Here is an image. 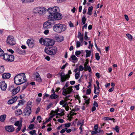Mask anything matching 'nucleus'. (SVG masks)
Instances as JSON below:
<instances>
[{
  "mask_svg": "<svg viewBox=\"0 0 135 135\" xmlns=\"http://www.w3.org/2000/svg\"><path fill=\"white\" fill-rule=\"evenodd\" d=\"M46 10L49 14L47 18L50 21L59 20L62 18V15L59 12V8L56 6L49 7L47 9L43 7H37L33 9V12L35 14H38L41 15L44 13Z\"/></svg>",
  "mask_w": 135,
  "mask_h": 135,
  "instance_id": "1",
  "label": "nucleus"
},
{
  "mask_svg": "<svg viewBox=\"0 0 135 135\" xmlns=\"http://www.w3.org/2000/svg\"><path fill=\"white\" fill-rule=\"evenodd\" d=\"M27 81L26 77L24 73L19 74L16 76L14 78L15 83L17 85H20Z\"/></svg>",
  "mask_w": 135,
  "mask_h": 135,
  "instance_id": "2",
  "label": "nucleus"
},
{
  "mask_svg": "<svg viewBox=\"0 0 135 135\" xmlns=\"http://www.w3.org/2000/svg\"><path fill=\"white\" fill-rule=\"evenodd\" d=\"M39 42L41 44L47 46L53 45L55 43V41L52 39L49 38L43 39L41 38L39 40Z\"/></svg>",
  "mask_w": 135,
  "mask_h": 135,
  "instance_id": "3",
  "label": "nucleus"
},
{
  "mask_svg": "<svg viewBox=\"0 0 135 135\" xmlns=\"http://www.w3.org/2000/svg\"><path fill=\"white\" fill-rule=\"evenodd\" d=\"M53 30L57 33H60L66 29L65 25L58 23L55 25L53 27Z\"/></svg>",
  "mask_w": 135,
  "mask_h": 135,
  "instance_id": "4",
  "label": "nucleus"
},
{
  "mask_svg": "<svg viewBox=\"0 0 135 135\" xmlns=\"http://www.w3.org/2000/svg\"><path fill=\"white\" fill-rule=\"evenodd\" d=\"M57 49L56 47H52L45 49V51L46 53L50 55H52L56 54Z\"/></svg>",
  "mask_w": 135,
  "mask_h": 135,
  "instance_id": "5",
  "label": "nucleus"
},
{
  "mask_svg": "<svg viewBox=\"0 0 135 135\" xmlns=\"http://www.w3.org/2000/svg\"><path fill=\"white\" fill-rule=\"evenodd\" d=\"M59 75L60 77V81L62 82H64L68 80L69 79L70 75H65L63 72L59 73L57 75Z\"/></svg>",
  "mask_w": 135,
  "mask_h": 135,
  "instance_id": "6",
  "label": "nucleus"
},
{
  "mask_svg": "<svg viewBox=\"0 0 135 135\" xmlns=\"http://www.w3.org/2000/svg\"><path fill=\"white\" fill-rule=\"evenodd\" d=\"M3 58L7 61L11 62L13 61L14 56L12 55H9L7 53H5L3 56Z\"/></svg>",
  "mask_w": 135,
  "mask_h": 135,
  "instance_id": "7",
  "label": "nucleus"
},
{
  "mask_svg": "<svg viewBox=\"0 0 135 135\" xmlns=\"http://www.w3.org/2000/svg\"><path fill=\"white\" fill-rule=\"evenodd\" d=\"M6 42L8 44L11 46L15 45L16 43L14 37L11 36L8 37Z\"/></svg>",
  "mask_w": 135,
  "mask_h": 135,
  "instance_id": "8",
  "label": "nucleus"
},
{
  "mask_svg": "<svg viewBox=\"0 0 135 135\" xmlns=\"http://www.w3.org/2000/svg\"><path fill=\"white\" fill-rule=\"evenodd\" d=\"M72 88V86H70L65 89V87L64 86L63 88V90L62 92V94L66 96L67 94H70L73 90Z\"/></svg>",
  "mask_w": 135,
  "mask_h": 135,
  "instance_id": "9",
  "label": "nucleus"
},
{
  "mask_svg": "<svg viewBox=\"0 0 135 135\" xmlns=\"http://www.w3.org/2000/svg\"><path fill=\"white\" fill-rule=\"evenodd\" d=\"M0 88L2 91H5L7 88V84L4 81L0 82Z\"/></svg>",
  "mask_w": 135,
  "mask_h": 135,
  "instance_id": "10",
  "label": "nucleus"
},
{
  "mask_svg": "<svg viewBox=\"0 0 135 135\" xmlns=\"http://www.w3.org/2000/svg\"><path fill=\"white\" fill-rule=\"evenodd\" d=\"M27 44L28 46L30 48H33L35 45V41L32 39H28L27 41Z\"/></svg>",
  "mask_w": 135,
  "mask_h": 135,
  "instance_id": "11",
  "label": "nucleus"
},
{
  "mask_svg": "<svg viewBox=\"0 0 135 135\" xmlns=\"http://www.w3.org/2000/svg\"><path fill=\"white\" fill-rule=\"evenodd\" d=\"M5 129L9 132H13L15 130V128L12 125L6 126L5 127Z\"/></svg>",
  "mask_w": 135,
  "mask_h": 135,
  "instance_id": "12",
  "label": "nucleus"
},
{
  "mask_svg": "<svg viewBox=\"0 0 135 135\" xmlns=\"http://www.w3.org/2000/svg\"><path fill=\"white\" fill-rule=\"evenodd\" d=\"M34 75L35 76V79L36 81L39 82H42L41 79V78L40 75L38 73L36 72L34 73Z\"/></svg>",
  "mask_w": 135,
  "mask_h": 135,
  "instance_id": "13",
  "label": "nucleus"
},
{
  "mask_svg": "<svg viewBox=\"0 0 135 135\" xmlns=\"http://www.w3.org/2000/svg\"><path fill=\"white\" fill-rule=\"evenodd\" d=\"M31 112V107H27L26 109H25V115L29 116L30 115Z\"/></svg>",
  "mask_w": 135,
  "mask_h": 135,
  "instance_id": "14",
  "label": "nucleus"
},
{
  "mask_svg": "<svg viewBox=\"0 0 135 135\" xmlns=\"http://www.w3.org/2000/svg\"><path fill=\"white\" fill-rule=\"evenodd\" d=\"M49 21H47L44 23L43 25V27L44 29H46L50 28V27L51 23Z\"/></svg>",
  "mask_w": 135,
  "mask_h": 135,
  "instance_id": "15",
  "label": "nucleus"
},
{
  "mask_svg": "<svg viewBox=\"0 0 135 135\" xmlns=\"http://www.w3.org/2000/svg\"><path fill=\"white\" fill-rule=\"evenodd\" d=\"M68 102L66 100L64 99V100H61L59 103L60 105L62 106L63 107H65L66 106H68Z\"/></svg>",
  "mask_w": 135,
  "mask_h": 135,
  "instance_id": "16",
  "label": "nucleus"
},
{
  "mask_svg": "<svg viewBox=\"0 0 135 135\" xmlns=\"http://www.w3.org/2000/svg\"><path fill=\"white\" fill-rule=\"evenodd\" d=\"M18 97L16 96L12 99L9 100L8 102V103L9 104H11L15 102L17 100Z\"/></svg>",
  "mask_w": 135,
  "mask_h": 135,
  "instance_id": "17",
  "label": "nucleus"
},
{
  "mask_svg": "<svg viewBox=\"0 0 135 135\" xmlns=\"http://www.w3.org/2000/svg\"><path fill=\"white\" fill-rule=\"evenodd\" d=\"M2 78L4 79H8L10 78L11 74L9 73H4L2 75Z\"/></svg>",
  "mask_w": 135,
  "mask_h": 135,
  "instance_id": "18",
  "label": "nucleus"
},
{
  "mask_svg": "<svg viewBox=\"0 0 135 135\" xmlns=\"http://www.w3.org/2000/svg\"><path fill=\"white\" fill-rule=\"evenodd\" d=\"M78 37L79 38L80 41L81 42H82L83 41V35L81 34L80 32H79Z\"/></svg>",
  "mask_w": 135,
  "mask_h": 135,
  "instance_id": "19",
  "label": "nucleus"
},
{
  "mask_svg": "<svg viewBox=\"0 0 135 135\" xmlns=\"http://www.w3.org/2000/svg\"><path fill=\"white\" fill-rule=\"evenodd\" d=\"M20 89V86H18L15 89H14V90L12 92V94L13 95H14L16 94L19 91Z\"/></svg>",
  "mask_w": 135,
  "mask_h": 135,
  "instance_id": "20",
  "label": "nucleus"
},
{
  "mask_svg": "<svg viewBox=\"0 0 135 135\" xmlns=\"http://www.w3.org/2000/svg\"><path fill=\"white\" fill-rule=\"evenodd\" d=\"M22 120H18L15 122L14 123V125L16 126H22Z\"/></svg>",
  "mask_w": 135,
  "mask_h": 135,
  "instance_id": "21",
  "label": "nucleus"
},
{
  "mask_svg": "<svg viewBox=\"0 0 135 135\" xmlns=\"http://www.w3.org/2000/svg\"><path fill=\"white\" fill-rule=\"evenodd\" d=\"M83 97L84 98L85 100V103L87 104H88L89 103L90 98H88V97L85 96L83 95Z\"/></svg>",
  "mask_w": 135,
  "mask_h": 135,
  "instance_id": "22",
  "label": "nucleus"
},
{
  "mask_svg": "<svg viewBox=\"0 0 135 135\" xmlns=\"http://www.w3.org/2000/svg\"><path fill=\"white\" fill-rule=\"evenodd\" d=\"M93 10V7L92 6L88 8V12L87 14L89 15H91L92 14V12Z\"/></svg>",
  "mask_w": 135,
  "mask_h": 135,
  "instance_id": "23",
  "label": "nucleus"
},
{
  "mask_svg": "<svg viewBox=\"0 0 135 135\" xmlns=\"http://www.w3.org/2000/svg\"><path fill=\"white\" fill-rule=\"evenodd\" d=\"M6 117V115L4 114L1 115L0 117V121L2 122H3Z\"/></svg>",
  "mask_w": 135,
  "mask_h": 135,
  "instance_id": "24",
  "label": "nucleus"
},
{
  "mask_svg": "<svg viewBox=\"0 0 135 135\" xmlns=\"http://www.w3.org/2000/svg\"><path fill=\"white\" fill-rule=\"evenodd\" d=\"M99 88H97V89L96 87L94 85V93L95 94H98L99 93Z\"/></svg>",
  "mask_w": 135,
  "mask_h": 135,
  "instance_id": "25",
  "label": "nucleus"
},
{
  "mask_svg": "<svg viewBox=\"0 0 135 135\" xmlns=\"http://www.w3.org/2000/svg\"><path fill=\"white\" fill-rule=\"evenodd\" d=\"M126 35L127 36V38L129 41H131L132 40L133 37L132 35L129 34L127 33Z\"/></svg>",
  "mask_w": 135,
  "mask_h": 135,
  "instance_id": "26",
  "label": "nucleus"
},
{
  "mask_svg": "<svg viewBox=\"0 0 135 135\" xmlns=\"http://www.w3.org/2000/svg\"><path fill=\"white\" fill-rule=\"evenodd\" d=\"M22 112L21 109H18L15 111V114L17 115H18L21 114Z\"/></svg>",
  "mask_w": 135,
  "mask_h": 135,
  "instance_id": "27",
  "label": "nucleus"
},
{
  "mask_svg": "<svg viewBox=\"0 0 135 135\" xmlns=\"http://www.w3.org/2000/svg\"><path fill=\"white\" fill-rule=\"evenodd\" d=\"M58 96L55 94H52L50 96V98L52 99H55Z\"/></svg>",
  "mask_w": 135,
  "mask_h": 135,
  "instance_id": "28",
  "label": "nucleus"
},
{
  "mask_svg": "<svg viewBox=\"0 0 135 135\" xmlns=\"http://www.w3.org/2000/svg\"><path fill=\"white\" fill-rule=\"evenodd\" d=\"M60 111V112H61L59 113H58L56 115L62 116L64 114V110L63 109H61Z\"/></svg>",
  "mask_w": 135,
  "mask_h": 135,
  "instance_id": "29",
  "label": "nucleus"
},
{
  "mask_svg": "<svg viewBox=\"0 0 135 135\" xmlns=\"http://www.w3.org/2000/svg\"><path fill=\"white\" fill-rule=\"evenodd\" d=\"M86 53V57H87L89 56H90L91 54V51H89L88 50H85Z\"/></svg>",
  "mask_w": 135,
  "mask_h": 135,
  "instance_id": "30",
  "label": "nucleus"
},
{
  "mask_svg": "<svg viewBox=\"0 0 135 135\" xmlns=\"http://www.w3.org/2000/svg\"><path fill=\"white\" fill-rule=\"evenodd\" d=\"M80 71H78V72L76 73L75 75V78L76 79H78L79 76L80 75Z\"/></svg>",
  "mask_w": 135,
  "mask_h": 135,
  "instance_id": "31",
  "label": "nucleus"
},
{
  "mask_svg": "<svg viewBox=\"0 0 135 135\" xmlns=\"http://www.w3.org/2000/svg\"><path fill=\"white\" fill-rule=\"evenodd\" d=\"M84 67L85 69L87 70L89 72H90L91 71V67L89 65H86V66H84Z\"/></svg>",
  "mask_w": 135,
  "mask_h": 135,
  "instance_id": "32",
  "label": "nucleus"
},
{
  "mask_svg": "<svg viewBox=\"0 0 135 135\" xmlns=\"http://www.w3.org/2000/svg\"><path fill=\"white\" fill-rule=\"evenodd\" d=\"M14 89V86L12 85L9 86L8 88V90L10 91H13Z\"/></svg>",
  "mask_w": 135,
  "mask_h": 135,
  "instance_id": "33",
  "label": "nucleus"
},
{
  "mask_svg": "<svg viewBox=\"0 0 135 135\" xmlns=\"http://www.w3.org/2000/svg\"><path fill=\"white\" fill-rule=\"evenodd\" d=\"M4 70V68L2 66H0V74L2 73Z\"/></svg>",
  "mask_w": 135,
  "mask_h": 135,
  "instance_id": "34",
  "label": "nucleus"
},
{
  "mask_svg": "<svg viewBox=\"0 0 135 135\" xmlns=\"http://www.w3.org/2000/svg\"><path fill=\"white\" fill-rule=\"evenodd\" d=\"M86 20V19L84 16H83L82 19V21L83 24H85V21Z\"/></svg>",
  "mask_w": 135,
  "mask_h": 135,
  "instance_id": "35",
  "label": "nucleus"
},
{
  "mask_svg": "<svg viewBox=\"0 0 135 135\" xmlns=\"http://www.w3.org/2000/svg\"><path fill=\"white\" fill-rule=\"evenodd\" d=\"M71 58L72 60H77V58L74 55H72L71 56Z\"/></svg>",
  "mask_w": 135,
  "mask_h": 135,
  "instance_id": "36",
  "label": "nucleus"
},
{
  "mask_svg": "<svg viewBox=\"0 0 135 135\" xmlns=\"http://www.w3.org/2000/svg\"><path fill=\"white\" fill-rule=\"evenodd\" d=\"M95 58L97 60H99L100 59V56L98 53H97L95 54Z\"/></svg>",
  "mask_w": 135,
  "mask_h": 135,
  "instance_id": "37",
  "label": "nucleus"
},
{
  "mask_svg": "<svg viewBox=\"0 0 135 135\" xmlns=\"http://www.w3.org/2000/svg\"><path fill=\"white\" fill-rule=\"evenodd\" d=\"M4 54H4V51L1 49L0 50V56H3V57Z\"/></svg>",
  "mask_w": 135,
  "mask_h": 135,
  "instance_id": "38",
  "label": "nucleus"
},
{
  "mask_svg": "<svg viewBox=\"0 0 135 135\" xmlns=\"http://www.w3.org/2000/svg\"><path fill=\"white\" fill-rule=\"evenodd\" d=\"M114 129L118 133L119 132V128L118 126H115V128H114Z\"/></svg>",
  "mask_w": 135,
  "mask_h": 135,
  "instance_id": "39",
  "label": "nucleus"
},
{
  "mask_svg": "<svg viewBox=\"0 0 135 135\" xmlns=\"http://www.w3.org/2000/svg\"><path fill=\"white\" fill-rule=\"evenodd\" d=\"M81 53L80 51H76L75 52V54L77 57H78V55H80Z\"/></svg>",
  "mask_w": 135,
  "mask_h": 135,
  "instance_id": "40",
  "label": "nucleus"
},
{
  "mask_svg": "<svg viewBox=\"0 0 135 135\" xmlns=\"http://www.w3.org/2000/svg\"><path fill=\"white\" fill-rule=\"evenodd\" d=\"M84 68L83 66L82 65H80L79 66V71H82L84 70Z\"/></svg>",
  "mask_w": 135,
  "mask_h": 135,
  "instance_id": "41",
  "label": "nucleus"
},
{
  "mask_svg": "<svg viewBox=\"0 0 135 135\" xmlns=\"http://www.w3.org/2000/svg\"><path fill=\"white\" fill-rule=\"evenodd\" d=\"M36 132V131L35 130H32L29 132L30 133L31 135H33Z\"/></svg>",
  "mask_w": 135,
  "mask_h": 135,
  "instance_id": "42",
  "label": "nucleus"
},
{
  "mask_svg": "<svg viewBox=\"0 0 135 135\" xmlns=\"http://www.w3.org/2000/svg\"><path fill=\"white\" fill-rule=\"evenodd\" d=\"M52 105V103H50L49 105H48L46 109L48 110L50 108Z\"/></svg>",
  "mask_w": 135,
  "mask_h": 135,
  "instance_id": "43",
  "label": "nucleus"
},
{
  "mask_svg": "<svg viewBox=\"0 0 135 135\" xmlns=\"http://www.w3.org/2000/svg\"><path fill=\"white\" fill-rule=\"evenodd\" d=\"M76 47H79L80 46L81 44L79 41H77L76 42Z\"/></svg>",
  "mask_w": 135,
  "mask_h": 135,
  "instance_id": "44",
  "label": "nucleus"
},
{
  "mask_svg": "<svg viewBox=\"0 0 135 135\" xmlns=\"http://www.w3.org/2000/svg\"><path fill=\"white\" fill-rule=\"evenodd\" d=\"M37 119L38 120L39 122L40 123L41 122V116H38L37 118Z\"/></svg>",
  "mask_w": 135,
  "mask_h": 135,
  "instance_id": "45",
  "label": "nucleus"
},
{
  "mask_svg": "<svg viewBox=\"0 0 135 135\" xmlns=\"http://www.w3.org/2000/svg\"><path fill=\"white\" fill-rule=\"evenodd\" d=\"M34 126V125L33 124H31L28 127V128L29 129H33V127Z\"/></svg>",
  "mask_w": 135,
  "mask_h": 135,
  "instance_id": "46",
  "label": "nucleus"
},
{
  "mask_svg": "<svg viewBox=\"0 0 135 135\" xmlns=\"http://www.w3.org/2000/svg\"><path fill=\"white\" fill-rule=\"evenodd\" d=\"M31 105V102L30 101H28L27 103V107H30Z\"/></svg>",
  "mask_w": 135,
  "mask_h": 135,
  "instance_id": "47",
  "label": "nucleus"
},
{
  "mask_svg": "<svg viewBox=\"0 0 135 135\" xmlns=\"http://www.w3.org/2000/svg\"><path fill=\"white\" fill-rule=\"evenodd\" d=\"M22 126H18L17 128L16 129V132L17 133L21 129Z\"/></svg>",
  "mask_w": 135,
  "mask_h": 135,
  "instance_id": "48",
  "label": "nucleus"
},
{
  "mask_svg": "<svg viewBox=\"0 0 135 135\" xmlns=\"http://www.w3.org/2000/svg\"><path fill=\"white\" fill-rule=\"evenodd\" d=\"M91 90L90 89H88L86 90V94L88 95L90 94L91 93Z\"/></svg>",
  "mask_w": 135,
  "mask_h": 135,
  "instance_id": "49",
  "label": "nucleus"
},
{
  "mask_svg": "<svg viewBox=\"0 0 135 135\" xmlns=\"http://www.w3.org/2000/svg\"><path fill=\"white\" fill-rule=\"evenodd\" d=\"M87 32H85L84 36V39L85 40H87L88 38V37L87 36Z\"/></svg>",
  "mask_w": 135,
  "mask_h": 135,
  "instance_id": "50",
  "label": "nucleus"
},
{
  "mask_svg": "<svg viewBox=\"0 0 135 135\" xmlns=\"http://www.w3.org/2000/svg\"><path fill=\"white\" fill-rule=\"evenodd\" d=\"M103 119L104 120H111V118L108 117H105Z\"/></svg>",
  "mask_w": 135,
  "mask_h": 135,
  "instance_id": "51",
  "label": "nucleus"
},
{
  "mask_svg": "<svg viewBox=\"0 0 135 135\" xmlns=\"http://www.w3.org/2000/svg\"><path fill=\"white\" fill-rule=\"evenodd\" d=\"M23 100L20 101L18 105L19 106L20 105H23Z\"/></svg>",
  "mask_w": 135,
  "mask_h": 135,
  "instance_id": "52",
  "label": "nucleus"
},
{
  "mask_svg": "<svg viewBox=\"0 0 135 135\" xmlns=\"http://www.w3.org/2000/svg\"><path fill=\"white\" fill-rule=\"evenodd\" d=\"M89 60L88 59H87L86 60V62L84 64V66H86L88 64Z\"/></svg>",
  "mask_w": 135,
  "mask_h": 135,
  "instance_id": "53",
  "label": "nucleus"
},
{
  "mask_svg": "<svg viewBox=\"0 0 135 135\" xmlns=\"http://www.w3.org/2000/svg\"><path fill=\"white\" fill-rule=\"evenodd\" d=\"M59 110V108H57V109L55 110V111H53V113H55V114L57 115V114L58 113V112Z\"/></svg>",
  "mask_w": 135,
  "mask_h": 135,
  "instance_id": "54",
  "label": "nucleus"
},
{
  "mask_svg": "<svg viewBox=\"0 0 135 135\" xmlns=\"http://www.w3.org/2000/svg\"><path fill=\"white\" fill-rule=\"evenodd\" d=\"M67 128H66L64 129H63L62 130H61L60 131V132L61 133H64L65 132V131L66 130V129H67Z\"/></svg>",
  "mask_w": 135,
  "mask_h": 135,
  "instance_id": "55",
  "label": "nucleus"
},
{
  "mask_svg": "<svg viewBox=\"0 0 135 135\" xmlns=\"http://www.w3.org/2000/svg\"><path fill=\"white\" fill-rule=\"evenodd\" d=\"M74 109L72 110L70 112V114H71V115H74V114L76 115V113H74Z\"/></svg>",
  "mask_w": 135,
  "mask_h": 135,
  "instance_id": "56",
  "label": "nucleus"
},
{
  "mask_svg": "<svg viewBox=\"0 0 135 135\" xmlns=\"http://www.w3.org/2000/svg\"><path fill=\"white\" fill-rule=\"evenodd\" d=\"M98 128V125L97 124H96L94 126V129L95 131H97Z\"/></svg>",
  "mask_w": 135,
  "mask_h": 135,
  "instance_id": "57",
  "label": "nucleus"
},
{
  "mask_svg": "<svg viewBox=\"0 0 135 135\" xmlns=\"http://www.w3.org/2000/svg\"><path fill=\"white\" fill-rule=\"evenodd\" d=\"M47 78H50L52 77V75L50 74H48L47 75Z\"/></svg>",
  "mask_w": 135,
  "mask_h": 135,
  "instance_id": "58",
  "label": "nucleus"
},
{
  "mask_svg": "<svg viewBox=\"0 0 135 135\" xmlns=\"http://www.w3.org/2000/svg\"><path fill=\"white\" fill-rule=\"evenodd\" d=\"M57 121L60 123H62L64 122V120L61 119H58L57 120Z\"/></svg>",
  "mask_w": 135,
  "mask_h": 135,
  "instance_id": "59",
  "label": "nucleus"
},
{
  "mask_svg": "<svg viewBox=\"0 0 135 135\" xmlns=\"http://www.w3.org/2000/svg\"><path fill=\"white\" fill-rule=\"evenodd\" d=\"M71 125L70 123H68L65 124V126L66 127H69Z\"/></svg>",
  "mask_w": 135,
  "mask_h": 135,
  "instance_id": "60",
  "label": "nucleus"
},
{
  "mask_svg": "<svg viewBox=\"0 0 135 135\" xmlns=\"http://www.w3.org/2000/svg\"><path fill=\"white\" fill-rule=\"evenodd\" d=\"M79 85H80L79 84H78L77 85L74 86L75 88H76V90H79Z\"/></svg>",
  "mask_w": 135,
  "mask_h": 135,
  "instance_id": "61",
  "label": "nucleus"
},
{
  "mask_svg": "<svg viewBox=\"0 0 135 135\" xmlns=\"http://www.w3.org/2000/svg\"><path fill=\"white\" fill-rule=\"evenodd\" d=\"M70 97V95H69L67 96L65 98H64V99L65 100H66L67 102L68 100H70V99H69Z\"/></svg>",
  "mask_w": 135,
  "mask_h": 135,
  "instance_id": "62",
  "label": "nucleus"
},
{
  "mask_svg": "<svg viewBox=\"0 0 135 135\" xmlns=\"http://www.w3.org/2000/svg\"><path fill=\"white\" fill-rule=\"evenodd\" d=\"M97 133H99L101 134H103L104 133V132L103 130L101 129L99 130L98 131H97Z\"/></svg>",
  "mask_w": 135,
  "mask_h": 135,
  "instance_id": "63",
  "label": "nucleus"
},
{
  "mask_svg": "<svg viewBox=\"0 0 135 135\" xmlns=\"http://www.w3.org/2000/svg\"><path fill=\"white\" fill-rule=\"evenodd\" d=\"M93 105L95 107H98V105L97 102L95 101L94 102Z\"/></svg>",
  "mask_w": 135,
  "mask_h": 135,
  "instance_id": "64",
  "label": "nucleus"
}]
</instances>
